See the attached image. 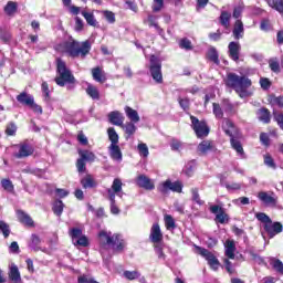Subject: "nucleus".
<instances>
[{
  "mask_svg": "<svg viewBox=\"0 0 283 283\" xmlns=\"http://www.w3.org/2000/svg\"><path fill=\"white\" fill-rule=\"evenodd\" d=\"M226 85L234 90L240 98H249V96H253V88H251L253 83L244 75L229 73L226 80Z\"/></svg>",
  "mask_w": 283,
  "mask_h": 283,
  "instance_id": "f257e3e1",
  "label": "nucleus"
},
{
  "mask_svg": "<svg viewBox=\"0 0 283 283\" xmlns=\"http://www.w3.org/2000/svg\"><path fill=\"white\" fill-rule=\"evenodd\" d=\"M59 50L60 52H64L65 54L70 55L72 59H85L87 54H90V50H92V43H90V40L78 42L71 39L62 42L59 45Z\"/></svg>",
  "mask_w": 283,
  "mask_h": 283,
  "instance_id": "f03ea898",
  "label": "nucleus"
},
{
  "mask_svg": "<svg viewBox=\"0 0 283 283\" xmlns=\"http://www.w3.org/2000/svg\"><path fill=\"white\" fill-rule=\"evenodd\" d=\"M98 241L102 255H105V251L111 247L114 251H123L125 249V240L120 234H112V232L102 230L98 233Z\"/></svg>",
  "mask_w": 283,
  "mask_h": 283,
  "instance_id": "7ed1b4c3",
  "label": "nucleus"
},
{
  "mask_svg": "<svg viewBox=\"0 0 283 283\" xmlns=\"http://www.w3.org/2000/svg\"><path fill=\"white\" fill-rule=\"evenodd\" d=\"M221 127L224 132V134L227 136H230V143L233 149L237 150V154H240V156H242L244 154V148H242V144H240V142H238V136H239V130L235 127V125L233 124V122H231L230 119L226 118L222 120Z\"/></svg>",
  "mask_w": 283,
  "mask_h": 283,
  "instance_id": "20e7f679",
  "label": "nucleus"
},
{
  "mask_svg": "<svg viewBox=\"0 0 283 283\" xmlns=\"http://www.w3.org/2000/svg\"><path fill=\"white\" fill-rule=\"evenodd\" d=\"M157 190L164 196L169 193V191H172L174 193H182V182L167 179L158 185Z\"/></svg>",
  "mask_w": 283,
  "mask_h": 283,
  "instance_id": "39448f33",
  "label": "nucleus"
},
{
  "mask_svg": "<svg viewBox=\"0 0 283 283\" xmlns=\"http://www.w3.org/2000/svg\"><path fill=\"white\" fill-rule=\"evenodd\" d=\"M196 249H197V253L201 255V258H205V260H207L212 271H218V269H220V261L218 260V258H216L213 253H211L209 250L201 247H196Z\"/></svg>",
  "mask_w": 283,
  "mask_h": 283,
  "instance_id": "423d86ee",
  "label": "nucleus"
},
{
  "mask_svg": "<svg viewBox=\"0 0 283 283\" xmlns=\"http://www.w3.org/2000/svg\"><path fill=\"white\" fill-rule=\"evenodd\" d=\"M74 247H90V240L83 234V230L72 228L69 232Z\"/></svg>",
  "mask_w": 283,
  "mask_h": 283,
  "instance_id": "0eeeda50",
  "label": "nucleus"
},
{
  "mask_svg": "<svg viewBox=\"0 0 283 283\" xmlns=\"http://www.w3.org/2000/svg\"><path fill=\"white\" fill-rule=\"evenodd\" d=\"M190 120L192 123L193 132L198 138H205V136H209V127L207 126V123L200 122L196 116H190Z\"/></svg>",
  "mask_w": 283,
  "mask_h": 283,
  "instance_id": "6e6552de",
  "label": "nucleus"
},
{
  "mask_svg": "<svg viewBox=\"0 0 283 283\" xmlns=\"http://www.w3.org/2000/svg\"><path fill=\"white\" fill-rule=\"evenodd\" d=\"M18 151L13 154L14 158H28L34 154V147L30 145L28 142H23L17 145Z\"/></svg>",
  "mask_w": 283,
  "mask_h": 283,
  "instance_id": "1a4fd4ad",
  "label": "nucleus"
},
{
  "mask_svg": "<svg viewBox=\"0 0 283 283\" xmlns=\"http://www.w3.org/2000/svg\"><path fill=\"white\" fill-rule=\"evenodd\" d=\"M108 198L113 195L114 198L118 196L119 198H123L125 196V192H123V181L118 178L114 179L112 187L107 189Z\"/></svg>",
  "mask_w": 283,
  "mask_h": 283,
  "instance_id": "9d476101",
  "label": "nucleus"
},
{
  "mask_svg": "<svg viewBox=\"0 0 283 283\" xmlns=\"http://www.w3.org/2000/svg\"><path fill=\"white\" fill-rule=\"evenodd\" d=\"M210 211L216 216V220L220 224H224V222H229V214L224 212V208L214 205V206H210Z\"/></svg>",
  "mask_w": 283,
  "mask_h": 283,
  "instance_id": "9b49d317",
  "label": "nucleus"
},
{
  "mask_svg": "<svg viewBox=\"0 0 283 283\" xmlns=\"http://www.w3.org/2000/svg\"><path fill=\"white\" fill-rule=\"evenodd\" d=\"M211 151H216V145L211 140H202L197 146L198 156H207V154H211Z\"/></svg>",
  "mask_w": 283,
  "mask_h": 283,
  "instance_id": "f8f14e48",
  "label": "nucleus"
},
{
  "mask_svg": "<svg viewBox=\"0 0 283 283\" xmlns=\"http://www.w3.org/2000/svg\"><path fill=\"white\" fill-rule=\"evenodd\" d=\"M258 198L264 205L272 206V207H275L277 205V197H275V192L260 191L258 193Z\"/></svg>",
  "mask_w": 283,
  "mask_h": 283,
  "instance_id": "ddd939ff",
  "label": "nucleus"
},
{
  "mask_svg": "<svg viewBox=\"0 0 283 283\" xmlns=\"http://www.w3.org/2000/svg\"><path fill=\"white\" fill-rule=\"evenodd\" d=\"M264 229L268 233V235H270V238H275V235H277V233H282L283 231V226L280 222H274L271 220L269 223L264 224Z\"/></svg>",
  "mask_w": 283,
  "mask_h": 283,
  "instance_id": "4468645a",
  "label": "nucleus"
},
{
  "mask_svg": "<svg viewBox=\"0 0 283 283\" xmlns=\"http://www.w3.org/2000/svg\"><path fill=\"white\" fill-rule=\"evenodd\" d=\"M74 75L70 72H62L59 73V75L55 77L56 85H60V87H64V85H67V83H75Z\"/></svg>",
  "mask_w": 283,
  "mask_h": 283,
  "instance_id": "2eb2a0df",
  "label": "nucleus"
},
{
  "mask_svg": "<svg viewBox=\"0 0 283 283\" xmlns=\"http://www.w3.org/2000/svg\"><path fill=\"white\" fill-rule=\"evenodd\" d=\"M149 240L154 244H159L163 242V231L160 230V226L158 223H154L150 229Z\"/></svg>",
  "mask_w": 283,
  "mask_h": 283,
  "instance_id": "dca6fc26",
  "label": "nucleus"
},
{
  "mask_svg": "<svg viewBox=\"0 0 283 283\" xmlns=\"http://www.w3.org/2000/svg\"><path fill=\"white\" fill-rule=\"evenodd\" d=\"M240 50H242V46L240 45V42H230L228 45V54L232 61H240Z\"/></svg>",
  "mask_w": 283,
  "mask_h": 283,
  "instance_id": "f3484780",
  "label": "nucleus"
},
{
  "mask_svg": "<svg viewBox=\"0 0 283 283\" xmlns=\"http://www.w3.org/2000/svg\"><path fill=\"white\" fill-rule=\"evenodd\" d=\"M108 154L113 160H116V163H123V151L118 144H111L108 147Z\"/></svg>",
  "mask_w": 283,
  "mask_h": 283,
  "instance_id": "a211bd4d",
  "label": "nucleus"
},
{
  "mask_svg": "<svg viewBox=\"0 0 283 283\" xmlns=\"http://www.w3.org/2000/svg\"><path fill=\"white\" fill-rule=\"evenodd\" d=\"M137 185L138 187H142L143 189H147L148 191H151L156 188V186L154 185V181H151V179H149L145 175H140L137 177Z\"/></svg>",
  "mask_w": 283,
  "mask_h": 283,
  "instance_id": "6ab92c4d",
  "label": "nucleus"
},
{
  "mask_svg": "<svg viewBox=\"0 0 283 283\" xmlns=\"http://www.w3.org/2000/svg\"><path fill=\"white\" fill-rule=\"evenodd\" d=\"M108 120L112 123V125H117V127H122L125 118L123 117V114L118 111H113L108 114Z\"/></svg>",
  "mask_w": 283,
  "mask_h": 283,
  "instance_id": "aec40b11",
  "label": "nucleus"
},
{
  "mask_svg": "<svg viewBox=\"0 0 283 283\" xmlns=\"http://www.w3.org/2000/svg\"><path fill=\"white\" fill-rule=\"evenodd\" d=\"M9 280H11L12 283H21V272H19V266L14 263L10 265Z\"/></svg>",
  "mask_w": 283,
  "mask_h": 283,
  "instance_id": "412c9836",
  "label": "nucleus"
},
{
  "mask_svg": "<svg viewBox=\"0 0 283 283\" xmlns=\"http://www.w3.org/2000/svg\"><path fill=\"white\" fill-rule=\"evenodd\" d=\"M18 220L22 224H25L27 227H34V220H32V217L30 214L23 212L22 210L17 211Z\"/></svg>",
  "mask_w": 283,
  "mask_h": 283,
  "instance_id": "4be33fe9",
  "label": "nucleus"
},
{
  "mask_svg": "<svg viewBox=\"0 0 283 283\" xmlns=\"http://www.w3.org/2000/svg\"><path fill=\"white\" fill-rule=\"evenodd\" d=\"M226 255L229 260H235V241L227 240L224 243Z\"/></svg>",
  "mask_w": 283,
  "mask_h": 283,
  "instance_id": "5701e85b",
  "label": "nucleus"
},
{
  "mask_svg": "<svg viewBox=\"0 0 283 283\" xmlns=\"http://www.w3.org/2000/svg\"><path fill=\"white\" fill-rule=\"evenodd\" d=\"M232 34L237 40H240L242 36H244V24L242 23V20L235 21Z\"/></svg>",
  "mask_w": 283,
  "mask_h": 283,
  "instance_id": "b1692460",
  "label": "nucleus"
},
{
  "mask_svg": "<svg viewBox=\"0 0 283 283\" xmlns=\"http://www.w3.org/2000/svg\"><path fill=\"white\" fill-rule=\"evenodd\" d=\"M125 114L129 118L130 123H140V115L138 112L129 106L125 107Z\"/></svg>",
  "mask_w": 283,
  "mask_h": 283,
  "instance_id": "393cba45",
  "label": "nucleus"
},
{
  "mask_svg": "<svg viewBox=\"0 0 283 283\" xmlns=\"http://www.w3.org/2000/svg\"><path fill=\"white\" fill-rule=\"evenodd\" d=\"M17 101L18 103H21V105H27L28 107H30V105H32L34 101V97L23 92L17 96Z\"/></svg>",
  "mask_w": 283,
  "mask_h": 283,
  "instance_id": "a878e982",
  "label": "nucleus"
},
{
  "mask_svg": "<svg viewBox=\"0 0 283 283\" xmlns=\"http://www.w3.org/2000/svg\"><path fill=\"white\" fill-rule=\"evenodd\" d=\"M136 123L134 122H127L126 124H122V129H124L125 134L127 135V138L129 136H134L136 134Z\"/></svg>",
  "mask_w": 283,
  "mask_h": 283,
  "instance_id": "bb28decb",
  "label": "nucleus"
},
{
  "mask_svg": "<svg viewBox=\"0 0 283 283\" xmlns=\"http://www.w3.org/2000/svg\"><path fill=\"white\" fill-rule=\"evenodd\" d=\"M82 17H84L88 25H92L93 28H98V21H96L93 12L82 11Z\"/></svg>",
  "mask_w": 283,
  "mask_h": 283,
  "instance_id": "cd10ccee",
  "label": "nucleus"
},
{
  "mask_svg": "<svg viewBox=\"0 0 283 283\" xmlns=\"http://www.w3.org/2000/svg\"><path fill=\"white\" fill-rule=\"evenodd\" d=\"M81 185L84 189H92L96 187V181L94 180V177L92 175H86L82 180Z\"/></svg>",
  "mask_w": 283,
  "mask_h": 283,
  "instance_id": "c85d7f7f",
  "label": "nucleus"
},
{
  "mask_svg": "<svg viewBox=\"0 0 283 283\" xmlns=\"http://www.w3.org/2000/svg\"><path fill=\"white\" fill-rule=\"evenodd\" d=\"M86 94L93 98V101H98L101 98V93L98 88L92 84H88L86 87Z\"/></svg>",
  "mask_w": 283,
  "mask_h": 283,
  "instance_id": "c756f323",
  "label": "nucleus"
},
{
  "mask_svg": "<svg viewBox=\"0 0 283 283\" xmlns=\"http://www.w3.org/2000/svg\"><path fill=\"white\" fill-rule=\"evenodd\" d=\"M80 157L82 160L87 163H94L96 160V155L90 150H78Z\"/></svg>",
  "mask_w": 283,
  "mask_h": 283,
  "instance_id": "7c9ffc66",
  "label": "nucleus"
},
{
  "mask_svg": "<svg viewBox=\"0 0 283 283\" xmlns=\"http://www.w3.org/2000/svg\"><path fill=\"white\" fill-rule=\"evenodd\" d=\"M29 247L33 251H41V238H39V235H36V234H32Z\"/></svg>",
  "mask_w": 283,
  "mask_h": 283,
  "instance_id": "2f4dec72",
  "label": "nucleus"
},
{
  "mask_svg": "<svg viewBox=\"0 0 283 283\" xmlns=\"http://www.w3.org/2000/svg\"><path fill=\"white\" fill-rule=\"evenodd\" d=\"M268 4L276 10V12H280V14H283V0H268Z\"/></svg>",
  "mask_w": 283,
  "mask_h": 283,
  "instance_id": "473e14b6",
  "label": "nucleus"
},
{
  "mask_svg": "<svg viewBox=\"0 0 283 283\" xmlns=\"http://www.w3.org/2000/svg\"><path fill=\"white\" fill-rule=\"evenodd\" d=\"M163 65L160 64V60L155 55L150 56V72H160Z\"/></svg>",
  "mask_w": 283,
  "mask_h": 283,
  "instance_id": "72a5a7b5",
  "label": "nucleus"
},
{
  "mask_svg": "<svg viewBox=\"0 0 283 283\" xmlns=\"http://www.w3.org/2000/svg\"><path fill=\"white\" fill-rule=\"evenodd\" d=\"M165 227L168 231H174L176 229V221L174 220V217L170 214H165L164 217Z\"/></svg>",
  "mask_w": 283,
  "mask_h": 283,
  "instance_id": "f704fd0d",
  "label": "nucleus"
},
{
  "mask_svg": "<svg viewBox=\"0 0 283 283\" xmlns=\"http://www.w3.org/2000/svg\"><path fill=\"white\" fill-rule=\"evenodd\" d=\"M263 163L270 169H277V165L275 164V160L273 159V157L270 154H265L263 156Z\"/></svg>",
  "mask_w": 283,
  "mask_h": 283,
  "instance_id": "c9c22d12",
  "label": "nucleus"
},
{
  "mask_svg": "<svg viewBox=\"0 0 283 283\" xmlns=\"http://www.w3.org/2000/svg\"><path fill=\"white\" fill-rule=\"evenodd\" d=\"M107 134L111 145H118V133H116V129H114V127H109L107 129Z\"/></svg>",
  "mask_w": 283,
  "mask_h": 283,
  "instance_id": "e433bc0d",
  "label": "nucleus"
},
{
  "mask_svg": "<svg viewBox=\"0 0 283 283\" xmlns=\"http://www.w3.org/2000/svg\"><path fill=\"white\" fill-rule=\"evenodd\" d=\"M259 119L262 123H271V113L266 108H262L259 111Z\"/></svg>",
  "mask_w": 283,
  "mask_h": 283,
  "instance_id": "4c0bfd02",
  "label": "nucleus"
},
{
  "mask_svg": "<svg viewBox=\"0 0 283 283\" xmlns=\"http://www.w3.org/2000/svg\"><path fill=\"white\" fill-rule=\"evenodd\" d=\"M231 21V13L223 11L220 15V23L223 28H229Z\"/></svg>",
  "mask_w": 283,
  "mask_h": 283,
  "instance_id": "58836bf2",
  "label": "nucleus"
},
{
  "mask_svg": "<svg viewBox=\"0 0 283 283\" xmlns=\"http://www.w3.org/2000/svg\"><path fill=\"white\" fill-rule=\"evenodd\" d=\"M185 147V143H182L180 139L172 138L170 140V149L172 151H180Z\"/></svg>",
  "mask_w": 283,
  "mask_h": 283,
  "instance_id": "ea45409f",
  "label": "nucleus"
},
{
  "mask_svg": "<svg viewBox=\"0 0 283 283\" xmlns=\"http://www.w3.org/2000/svg\"><path fill=\"white\" fill-rule=\"evenodd\" d=\"M123 275L126 280L134 281V280H138V277H140V272H138L136 270L135 271L126 270V271H124Z\"/></svg>",
  "mask_w": 283,
  "mask_h": 283,
  "instance_id": "a19ab883",
  "label": "nucleus"
},
{
  "mask_svg": "<svg viewBox=\"0 0 283 283\" xmlns=\"http://www.w3.org/2000/svg\"><path fill=\"white\" fill-rule=\"evenodd\" d=\"M108 200L111 202V213L114 216H118L120 213V210L118 207H116V198H114V195L111 192V197H108Z\"/></svg>",
  "mask_w": 283,
  "mask_h": 283,
  "instance_id": "79ce46f5",
  "label": "nucleus"
},
{
  "mask_svg": "<svg viewBox=\"0 0 283 283\" xmlns=\"http://www.w3.org/2000/svg\"><path fill=\"white\" fill-rule=\"evenodd\" d=\"M268 101L272 105H277V107H283V96L277 97L275 95H270Z\"/></svg>",
  "mask_w": 283,
  "mask_h": 283,
  "instance_id": "37998d69",
  "label": "nucleus"
},
{
  "mask_svg": "<svg viewBox=\"0 0 283 283\" xmlns=\"http://www.w3.org/2000/svg\"><path fill=\"white\" fill-rule=\"evenodd\" d=\"M4 12L9 17H12V14L17 12V2H12V1L8 2L7 6L4 7Z\"/></svg>",
  "mask_w": 283,
  "mask_h": 283,
  "instance_id": "c03bdc74",
  "label": "nucleus"
},
{
  "mask_svg": "<svg viewBox=\"0 0 283 283\" xmlns=\"http://www.w3.org/2000/svg\"><path fill=\"white\" fill-rule=\"evenodd\" d=\"M218 56H219L218 50H216V48H210L208 51V59H210V61H212L218 65V63H220V60L218 59Z\"/></svg>",
  "mask_w": 283,
  "mask_h": 283,
  "instance_id": "a18cd8bd",
  "label": "nucleus"
},
{
  "mask_svg": "<svg viewBox=\"0 0 283 283\" xmlns=\"http://www.w3.org/2000/svg\"><path fill=\"white\" fill-rule=\"evenodd\" d=\"M93 78L97 83H105L107 81V74L105 72H93Z\"/></svg>",
  "mask_w": 283,
  "mask_h": 283,
  "instance_id": "49530a36",
  "label": "nucleus"
},
{
  "mask_svg": "<svg viewBox=\"0 0 283 283\" xmlns=\"http://www.w3.org/2000/svg\"><path fill=\"white\" fill-rule=\"evenodd\" d=\"M65 206L63 205V201L57 200L54 202L53 205V212L55 213V216H61L63 213V208Z\"/></svg>",
  "mask_w": 283,
  "mask_h": 283,
  "instance_id": "de8ad7c7",
  "label": "nucleus"
},
{
  "mask_svg": "<svg viewBox=\"0 0 283 283\" xmlns=\"http://www.w3.org/2000/svg\"><path fill=\"white\" fill-rule=\"evenodd\" d=\"M179 48H181V50H193L191 41L187 38H184L179 41Z\"/></svg>",
  "mask_w": 283,
  "mask_h": 283,
  "instance_id": "09e8293b",
  "label": "nucleus"
},
{
  "mask_svg": "<svg viewBox=\"0 0 283 283\" xmlns=\"http://www.w3.org/2000/svg\"><path fill=\"white\" fill-rule=\"evenodd\" d=\"M102 14H103L104 19H106L107 22L116 23V15L114 14V12L104 10V11H102Z\"/></svg>",
  "mask_w": 283,
  "mask_h": 283,
  "instance_id": "8fccbe9b",
  "label": "nucleus"
},
{
  "mask_svg": "<svg viewBox=\"0 0 283 283\" xmlns=\"http://www.w3.org/2000/svg\"><path fill=\"white\" fill-rule=\"evenodd\" d=\"M137 149L139 151V155L144 158H147V156H149V147H147V144H138Z\"/></svg>",
  "mask_w": 283,
  "mask_h": 283,
  "instance_id": "3c124183",
  "label": "nucleus"
},
{
  "mask_svg": "<svg viewBox=\"0 0 283 283\" xmlns=\"http://www.w3.org/2000/svg\"><path fill=\"white\" fill-rule=\"evenodd\" d=\"M0 231L4 238H9L10 235V226L4 221H0Z\"/></svg>",
  "mask_w": 283,
  "mask_h": 283,
  "instance_id": "603ef678",
  "label": "nucleus"
},
{
  "mask_svg": "<svg viewBox=\"0 0 283 283\" xmlns=\"http://www.w3.org/2000/svg\"><path fill=\"white\" fill-rule=\"evenodd\" d=\"M255 218L259 220V222H263V224H269L271 222V218L264 212L256 213Z\"/></svg>",
  "mask_w": 283,
  "mask_h": 283,
  "instance_id": "864d4df0",
  "label": "nucleus"
},
{
  "mask_svg": "<svg viewBox=\"0 0 283 283\" xmlns=\"http://www.w3.org/2000/svg\"><path fill=\"white\" fill-rule=\"evenodd\" d=\"M76 168L78 174H85V171H87L86 164L81 157L76 161Z\"/></svg>",
  "mask_w": 283,
  "mask_h": 283,
  "instance_id": "5fc2aeb1",
  "label": "nucleus"
},
{
  "mask_svg": "<svg viewBox=\"0 0 283 283\" xmlns=\"http://www.w3.org/2000/svg\"><path fill=\"white\" fill-rule=\"evenodd\" d=\"M147 21H148L149 28H155L156 30H158L159 33L163 32V29H160V27L158 25V22L156 21V17L149 15Z\"/></svg>",
  "mask_w": 283,
  "mask_h": 283,
  "instance_id": "6e6d98bb",
  "label": "nucleus"
},
{
  "mask_svg": "<svg viewBox=\"0 0 283 283\" xmlns=\"http://www.w3.org/2000/svg\"><path fill=\"white\" fill-rule=\"evenodd\" d=\"M272 266L273 269H275V271H277V273H281V275H283V263L282 261L274 259L272 260Z\"/></svg>",
  "mask_w": 283,
  "mask_h": 283,
  "instance_id": "4d7b16f0",
  "label": "nucleus"
},
{
  "mask_svg": "<svg viewBox=\"0 0 283 283\" xmlns=\"http://www.w3.org/2000/svg\"><path fill=\"white\" fill-rule=\"evenodd\" d=\"M250 258L254 264H259V265L264 264V259H262V256L255 254V252H250Z\"/></svg>",
  "mask_w": 283,
  "mask_h": 283,
  "instance_id": "13d9d810",
  "label": "nucleus"
},
{
  "mask_svg": "<svg viewBox=\"0 0 283 283\" xmlns=\"http://www.w3.org/2000/svg\"><path fill=\"white\" fill-rule=\"evenodd\" d=\"M213 114L216 118H222V116H224V113H222V108L220 107V104L213 103Z\"/></svg>",
  "mask_w": 283,
  "mask_h": 283,
  "instance_id": "bf43d9fd",
  "label": "nucleus"
},
{
  "mask_svg": "<svg viewBox=\"0 0 283 283\" xmlns=\"http://www.w3.org/2000/svg\"><path fill=\"white\" fill-rule=\"evenodd\" d=\"M1 185L6 191H12L14 189V186L12 185V181L10 179H2Z\"/></svg>",
  "mask_w": 283,
  "mask_h": 283,
  "instance_id": "052dcab7",
  "label": "nucleus"
},
{
  "mask_svg": "<svg viewBox=\"0 0 283 283\" xmlns=\"http://www.w3.org/2000/svg\"><path fill=\"white\" fill-rule=\"evenodd\" d=\"M260 29L263 32H269L271 30V21L269 19H264L261 21Z\"/></svg>",
  "mask_w": 283,
  "mask_h": 283,
  "instance_id": "680f3d73",
  "label": "nucleus"
},
{
  "mask_svg": "<svg viewBox=\"0 0 283 283\" xmlns=\"http://www.w3.org/2000/svg\"><path fill=\"white\" fill-rule=\"evenodd\" d=\"M192 193V200L197 202V205H205V201L200 200V195L198 193V188H193L191 190Z\"/></svg>",
  "mask_w": 283,
  "mask_h": 283,
  "instance_id": "e2e57ef3",
  "label": "nucleus"
},
{
  "mask_svg": "<svg viewBox=\"0 0 283 283\" xmlns=\"http://www.w3.org/2000/svg\"><path fill=\"white\" fill-rule=\"evenodd\" d=\"M6 134H7V136H14V134H17V125H14L12 123L9 124L7 126Z\"/></svg>",
  "mask_w": 283,
  "mask_h": 283,
  "instance_id": "0e129e2a",
  "label": "nucleus"
},
{
  "mask_svg": "<svg viewBox=\"0 0 283 283\" xmlns=\"http://www.w3.org/2000/svg\"><path fill=\"white\" fill-rule=\"evenodd\" d=\"M56 67H57V72H67V66L65 65V62L61 59H57Z\"/></svg>",
  "mask_w": 283,
  "mask_h": 283,
  "instance_id": "69168bd1",
  "label": "nucleus"
},
{
  "mask_svg": "<svg viewBox=\"0 0 283 283\" xmlns=\"http://www.w3.org/2000/svg\"><path fill=\"white\" fill-rule=\"evenodd\" d=\"M260 85H261L262 90H269L271 87V81L266 77H261Z\"/></svg>",
  "mask_w": 283,
  "mask_h": 283,
  "instance_id": "338daca9",
  "label": "nucleus"
},
{
  "mask_svg": "<svg viewBox=\"0 0 283 283\" xmlns=\"http://www.w3.org/2000/svg\"><path fill=\"white\" fill-rule=\"evenodd\" d=\"M77 282H78V283H96V281H94V279L88 277V276H85V275L80 276V277L77 279Z\"/></svg>",
  "mask_w": 283,
  "mask_h": 283,
  "instance_id": "774afa93",
  "label": "nucleus"
}]
</instances>
